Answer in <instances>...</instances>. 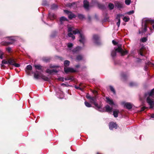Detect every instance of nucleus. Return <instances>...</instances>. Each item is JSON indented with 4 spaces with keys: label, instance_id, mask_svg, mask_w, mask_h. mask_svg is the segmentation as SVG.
<instances>
[{
    "label": "nucleus",
    "instance_id": "nucleus-62",
    "mask_svg": "<svg viewBox=\"0 0 154 154\" xmlns=\"http://www.w3.org/2000/svg\"><path fill=\"white\" fill-rule=\"evenodd\" d=\"M80 66V65L79 64L76 65L75 66V67L77 68H78Z\"/></svg>",
    "mask_w": 154,
    "mask_h": 154
},
{
    "label": "nucleus",
    "instance_id": "nucleus-10",
    "mask_svg": "<svg viewBox=\"0 0 154 154\" xmlns=\"http://www.w3.org/2000/svg\"><path fill=\"white\" fill-rule=\"evenodd\" d=\"M64 71L66 73H68L69 72H75L76 71V70L72 68H68L64 67Z\"/></svg>",
    "mask_w": 154,
    "mask_h": 154
},
{
    "label": "nucleus",
    "instance_id": "nucleus-52",
    "mask_svg": "<svg viewBox=\"0 0 154 154\" xmlns=\"http://www.w3.org/2000/svg\"><path fill=\"white\" fill-rule=\"evenodd\" d=\"M42 4L43 5H46L47 4V2L46 1H43Z\"/></svg>",
    "mask_w": 154,
    "mask_h": 154
},
{
    "label": "nucleus",
    "instance_id": "nucleus-32",
    "mask_svg": "<svg viewBox=\"0 0 154 154\" xmlns=\"http://www.w3.org/2000/svg\"><path fill=\"white\" fill-rule=\"evenodd\" d=\"M75 4L76 3L75 2H74V3H69V4H67L66 6H67L68 7H70V8H71L73 6H74V7L75 8V6H74L75 5Z\"/></svg>",
    "mask_w": 154,
    "mask_h": 154
},
{
    "label": "nucleus",
    "instance_id": "nucleus-7",
    "mask_svg": "<svg viewBox=\"0 0 154 154\" xmlns=\"http://www.w3.org/2000/svg\"><path fill=\"white\" fill-rule=\"evenodd\" d=\"M99 37L97 35H94L93 36V38L94 43L97 45H99L100 44V42L99 41Z\"/></svg>",
    "mask_w": 154,
    "mask_h": 154
},
{
    "label": "nucleus",
    "instance_id": "nucleus-20",
    "mask_svg": "<svg viewBox=\"0 0 154 154\" xmlns=\"http://www.w3.org/2000/svg\"><path fill=\"white\" fill-rule=\"evenodd\" d=\"M9 39L11 40V42H8V44H12L15 41V37L14 36H11L8 37Z\"/></svg>",
    "mask_w": 154,
    "mask_h": 154
},
{
    "label": "nucleus",
    "instance_id": "nucleus-34",
    "mask_svg": "<svg viewBox=\"0 0 154 154\" xmlns=\"http://www.w3.org/2000/svg\"><path fill=\"white\" fill-rule=\"evenodd\" d=\"M70 62L69 61L66 60L64 61V65L65 67H66L67 66H68L69 65Z\"/></svg>",
    "mask_w": 154,
    "mask_h": 154
},
{
    "label": "nucleus",
    "instance_id": "nucleus-6",
    "mask_svg": "<svg viewBox=\"0 0 154 154\" xmlns=\"http://www.w3.org/2000/svg\"><path fill=\"white\" fill-rule=\"evenodd\" d=\"M146 102L149 106V108L153 109L154 107V101L150 98L149 97H147Z\"/></svg>",
    "mask_w": 154,
    "mask_h": 154
},
{
    "label": "nucleus",
    "instance_id": "nucleus-14",
    "mask_svg": "<svg viewBox=\"0 0 154 154\" xmlns=\"http://www.w3.org/2000/svg\"><path fill=\"white\" fill-rule=\"evenodd\" d=\"M84 7L86 10H88L89 9V2L86 0L84 1Z\"/></svg>",
    "mask_w": 154,
    "mask_h": 154
},
{
    "label": "nucleus",
    "instance_id": "nucleus-44",
    "mask_svg": "<svg viewBox=\"0 0 154 154\" xmlns=\"http://www.w3.org/2000/svg\"><path fill=\"white\" fill-rule=\"evenodd\" d=\"M125 4L127 5H129L131 3V0H125Z\"/></svg>",
    "mask_w": 154,
    "mask_h": 154
},
{
    "label": "nucleus",
    "instance_id": "nucleus-19",
    "mask_svg": "<svg viewBox=\"0 0 154 154\" xmlns=\"http://www.w3.org/2000/svg\"><path fill=\"white\" fill-rule=\"evenodd\" d=\"M56 17V15L55 14H51L50 13L49 14L48 18L50 20H53L55 19Z\"/></svg>",
    "mask_w": 154,
    "mask_h": 154
},
{
    "label": "nucleus",
    "instance_id": "nucleus-5",
    "mask_svg": "<svg viewBox=\"0 0 154 154\" xmlns=\"http://www.w3.org/2000/svg\"><path fill=\"white\" fill-rule=\"evenodd\" d=\"M149 24L152 25V28L154 29V20L150 18H145V32L148 30L147 26Z\"/></svg>",
    "mask_w": 154,
    "mask_h": 154
},
{
    "label": "nucleus",
    "instance_id": "nucleus-24",
    "mask_svg": "<svg viewBox=\"0 0 154 154\" xmlns=\"http://www.w3.org/2000/svg\"><path fill=\"white\" fill-rule=\"evenodd\" d=\"M81 49V48L79 46H78L75 48H74L72 50V52L73 53H77Z\"/></svg>",
    "mask_w": 154,
    "mask_h": 154
},
{
    "label": "nucleus",
    "instance_id": "nucleus-58",
    "mask_svg": "<svg viewBox=\"0 0 154 154\" xmlns=\"http://www.w3.org/2000/svg\"><path fill=\"white\" fill-rule=\"evenodd\" d=\"M75 88H76V89H79L80 90H81V88H80L79 86H75Z\"/></svg>",
    "mask_w": 154,
    "mask_h": 154
},
{
    "label": "nucleus",
    "instance_id": "nucleus-29",
    "mask_svg": "<svg viewBox=\"0 0 154 154\" xmlns=\"http://www.w3.org/2000/svg\"><path fill=\"white\" fill-rule=\"evenodd\" d=\"M144 32V27H143L142 28L139 29V34H141L142 35L143 34V33Z\"/></svg>",
    "mask_w": 154,
    "mask_h": 154
},
{
    "label": "nucleus",
    "instance_id": "nucleus-9",
    "mask_svg": "<svg viewBox=\"0 0 154 154\" xmlns=\"http://www.w3.org/2000/svg\"><path fill=\"white\" fill-rule=\"evenodd\" d=\"M32 69V67L31 65H27L26 69L25 71L28 75H31L30 71Z\"/></svg>",
    "mask_w": 154,
    "mask_h": 154
},
{
    "label": "nucleus",
    "instance_id": "nucleus-12",
    "mask_svg": "<svg viewBox=\"0 0 154 154\" xmlns=\"http://www.w3.org/2000/svg\"><path fill=\"white\" fill-rule=\"evenodd\" d=\"M40 73L38 71H36L34 73V78L36 79H40L42 75H40Z\"/></svg>",
    "mask_w": 154,
    "mask_h": 154
},
{
    "label": "nucleus",
    "instance_id": "nucleus-40",
    "mask_svg": "<svg viewBox=\"0 0 154 154\" xmlns=\"http://www.w3.org/2000/svg\"><path fill=\"white\" fill-rule=\"evenodd\" d=\"M41 78L43 79L45 81H48L49 80V79L48 78L45 76H44L43 75H42Z\"/></svg>",
    "mask_w": 154,
    "mask_h": 154
},
{
    "label": "nucleus",
    "instance_id": "nucleus-45",
    "mask_svg": "<svg viewBox=\"0 0 154 154\" xmlns=\"http://www.w3.org/2000/svg\"><path fill=\"white\" fill-rule=\"evenodd\" d=\"M109 88L111 91H112L114 94H115V91L113 87L111 86H110Z\"/></svg>",
    "mask_w": 154,
    "mask_h": 154
},
{
    "label": "nucleus",
    "instance_id": "nucleus-28",
    "mask_svg": "<svg viewBox=\"0 0 154 154\" xmlns=\"http://www.w3.org/2000/svg\"><path fill=\"white\" fill-rule=\"evenodd\" d=\"M58 6L57 5L53 4L51 5V9L52 10H55L58 8Z\"/></svg>",
    "mask_w": 154,
    "mask_h": 154
},
{
    "label": "nucleus",
    "instance_id": "nucleus-64",
    "mask_svg": "<svg viewBox=\"0 0 154 154\" xmlns=\"http://www.w3.org/2000/svg\"><path fill=\"white\" fill-rule=\"evenodd\" d=\"M149 30L151 31V33H152V29H151L150 28H149Z\"/></svg>",
    "mask_w": 154,
    "mask_h": 154
},
{
    "label": "nucleus",
    "instance_id": "nucleus-41",
    "mask_svg": "<svg viewBox=\"0 0 154 154\" xmlns=\"http://www.w3.org/2000/svg\"><path fill=\"white\" fill-rule=\"evenodd\" d=\"M123 19L124 21H125V22H127L129 20L130 18H129V17L125 16L123 17Z\"/></svg>",
    "mask_w": 154,
    "mask_h": 154
},
{
    "label": "nucleus",
    "instance_id": "nucleus-54",
    "mask_svg": "<svg viewBox=\"0 0 154 154\" xmlns=\"http://www.w3.org/2000/svg\"><path fill=\"white\" fill-rule=\"evenodd\" d=\"M140 100L142 102V103L143 104H144V100L143 98L142 99L140 97Z\"/></svg>",
    "mask_w": 154,
    "mask_h": 154
},
{
    "label": "nucleus",
    "instance_id": "nucleus-1",
    "mask_svg": "<svg viewBox=\"0 0 154 154\" xmlns=\"http://www.w3.org/2000/svg\"><path fill=\"white\" fill-rule=\"evenodd\" d=\"M121 45H118V48H114V50L111 52V55L113 58H114L116 56V52L120 53L122 56L128 53L127 51H124L121 47Z\"/></svg>",
    "mask_w": 154,
    "mask_h": 154
},
{
    "label": "nucleus",
    "instance_id": "nucleus-17",
    "mask_svg": "<svg viewBox=\"0 0 154 154\" xmlns=\"http://www.w3.org/2000/svg\"><path fill=\"white\" fill-rule=\"evenodd\" d=\"M106 98L107 103H108L111 105H113L114 104V103L113 100L112 99H110L109 97H106Z\"/></svg>",
    "mask_w": 154,
    "mask_h": 154
},
{
    "label": "nucleus",
    "instance_id": "nucleus-37",
    "mask_svg": "<svg viewBox=\"0 0 154 154\" xmlns=\"http://www.w3.org/2000/svg\"><path fill=\"white\" fill-rule=\"evenodd\" d=\"M83 57L82 55H79L76 57V59L78 61L81 60L83 59Z\"/></svg>",
    "mask_w": 154,
    "mask_h": 154
},
{
    "label": "nucleus",
    "instance_id": "nucleus-47",
    "mask_svg": "<svg viewBox=\"0 0 154 154\" xmlns=\"http://www.w3.org/2000/svg\"><path fill=\"white\" fill-rule=\"evenodd\" d=\"M79 18L80 19H82L84 18V16L82 14H79L78 15Z\"/></svg>",
    "mask_w": 154,
    "mask_h": 154
},
{
    "label": "nucleus",
    "instance_id": "nucleus-43",
    "mask_svg": "<svg viewBox=\"0 0 154 154\" xmlns=\"http://www.w3.org/2000/svg\"><path fill=\"white\" fill-rule=\"evenodd\" d=\"M127 76L126 74L125 73H122L121 74V77L122 79H125Z\"/></svg>",
    "mask_w": 154,
    "mask_h": 154
},
{
    "label": "nucleus",
    "instance_id": "nucleus-61",
    "mask_svg": "<svg viewBox=\"0 0 154 154\" xmlns=\"http://www.w3.org/2000/svg\"><path fill=\"white\" fill-rule=\"evenodd\" d=\"M57 67L56 66H50V67L52 68H54L55 67Z\"/></svg>",
    "mask_w": 154,
    "mask_h": 154
},
{
    "label": "nucleus",
    "instance_id": "nucleus-11",
    "mask_svg": "<svg viewBox=\"0 0 154 154\" xmlns=\"http://www.w3.org/2000/svg\"><path fill=\"white\" fill-rule=\"evenodd\" d=\"M109 128L110 130H112L113 128L116 129L117 128V125L116 123L111 122H110L109 125Z\"/></svg>",
    "mask_w": 154,
    "mask_h": 154
},
{
    "label": "nucleus",
    "instance_id": "nucleus-30",
    "mask_svg": "<svg viewBox=\"0 0 154 154\" xmlns=\"http://www.w3.org/2000/svg\"><path fill=\"white\" fill-rule=\"evenodd\" d=\"M154 94V88L152 89L150 92L148 93L149 96L152 97Z\"/></svg>",
    "mask_w": 154,
    "mask_h": 154
},
{
    "label": "nucleus",
    "instance_id": "nucleus-63",
    "mask_svg": "<svg viewBox=\"0 0 154 154\" xmlns=\"http://www.w3.org/2000/svg\"><path fill=\"white\" fill-rule=\"evenodd\" d=\"M151 117L152 118H154V114L151 115Z\"/></svg>",
    "mask_w": 154,
    "mask_h": 154
},
{
    "label": "nucleus",
    "instance_id": "nucleus-56",
    "mask_svg": "<svg viewBox=\"0 0 154 154\" xmlns=\"http://www.w3.org/2000/svg\"><path fill=\"white\" fill-rule=\"evenodd\" d=\"M146 34V35H147V36L146 37H145V42H146V41L147 40V38L148 37V35H150V33H149V34Z\"/></svg>",
    "mask_w": 154,
    "mask_h": 154
},
{
    "label": "nucleus",
    "instance_id": "nucleus-13",
    "mask_svg": "<svg viewBox=\"0 0 154 154\" xmlns=\"http://www.w3.org/2000/svg\"><path fill=\"white\" fill-rule=\"evenodd\" d=\"M57 97L60 99H63V98L64 95L63 92L61 90H60L59 92H57Z\"/></svg>",
    "mask_w": 154,
    "mask_h": 154
},
{
    "label": "nucleus",
    "instance_id": "nucleus-26",
    "mask_svg": "<svg viewBox=\"0 0 154 154\" xmlns=\"http://www.w3.org/2000/svg\"><path fill=\"white\" fill-rule=\"evenodd\" d=\"M9 65H13L14 64L16 61L14 59H10L8 60Z\"/></svg>",
    "mask_w": 154,
    "mask_h": 154
},
{
    "label": "nucleus",
    "instance_id": "nucleus-51",
    "mask_svg": "<svg viewBox=\"0 0 154 154\" xmlns=\"http://www.w3.org/2000/svg\"><path fill=\"white\" fill-rule=\"evenodd\" d=\"M13 66H14L16 67H19L20 66V65L19 64H17V63H15L14 64Z\"/></svg>",
    "mask_w": 154,
    "mask_h": 154
},
{
    "label": "nucleus",
    "instance_id": "nucleus-46",
    "mask_svg": "<svg viewBox=\"0 0 154 154\" xmlns=\"http://www.w3.org/2000/svg\"><path fill=\"white\" fill-rule=\"evenodd\" d=\"M145 57H146V54H148L149 53V51L148 50V49L147 47H145Z\"/></svg>",
    "mask_w": 154,
    "mask_h": 154
},
{
    "label": "nucleus",
    "instance_id": "nucleus-22",
    "mask_svg": "<svg viewBox=\"0 0 154 154\" xmlns=\"http://www.w3.org/2000/svg\"><path fill=\"white\" fill-rule=\"evenodd\" d=\"M115 6L118 8H119V9L122 8L123 7V5L119 2H116L115 4Z\"/></svg>",
    "mask_w": 154,
    "mask_h": 154
},
{
    "label": "nucleus",
    "instance_id": "nucleus-21",
    "mask_svg": "<svg viewBox=\"0 0 154 154\" xmlns=\"http://www.w3.org/2000/svg\"><path fill=\"white\" fill-rule=\"evenodd\" d=\"M105 108L106 109V111L108 112H111L112 109V108L110 107V106L108 105L105 106Z\"/></svg>",
    "mask_w": 154,
    "mask_h": 154
},
{
    "label": "nucleus",
    "instance_id": "nucleus-60",
    "mask_svg": "<svg viewBox=\"0 0 154 154\" xmlns=\"http://www.w3.org/2000/svg\"><path fill=\"white\" fill-rule=\"evenodd\" d=\"M43 60H44V61L46 62H47L48 61V59H47V60H46L45 59H43Z\"/></svg>",
    "mask_w": 154,
    "mask_h": 154
},
{
    "label": "nucleus",
    "instance_id": "nucleus-4",
    "mask_svg": "<svg viewBox=\"0 0 154 154\" xmlns=\"http://www.w3.org/2000/svg\"><path fill=\"white\" fill-rule=\"evenodd\" d=\"M144 37L142 38L140 40V46L138 50L139 54L141 56L144 55Z\"/></svg>",
    "mask_w": 154,
    "mask_h": 154
},
{
    "label": "nucleus",
    "instance_id": "nucleus-38",
    "mask_svg": "<svg viewBox=\"0 0 154 154\" xmlns=\"http://www.w3.org/2000/svg\"><path fill=\"white\" fill-rule=\"evenodd\" d=\"M34 66L37 69L41 70L42 69V66L39 65H35Z\"/></svg>",
    "mask_w": 154,
    "mask_h": 154
},
{
    "label": "nucleus",
    "instance_id": "nucleus-59",
    "mask_svg": "<svg viewBox=\"0 0 154 154\" xmlns=\"http://www.w3.org/2000/svg\"><path fill=\"white\" fill-rule=\"evenodd\" d=\"M7 50L8 51V52H10L11 50V48H7Z\"/></svg>",
    "mask_w": 154,
    "mask_h": 154
},
{
    "label": "nucleus",
    "instance_id": "nucleus-36",
    "mask_svg": "<svg viewBox=\"0 0 154 154\" xmlns=\"http://www.w3.org/2000/svg\"><path fill=\"white\" fill-rule=\"evenodd\" d=\"M68 35L69 37H71L73 40H74L75 38V36L73 35L71 32H69L68 34Z\"/></svg>",
    "mask_w": 154,
    "mask_h": 154
},
{
    "label": "nucleus",
    "instance_id": "nucleus-35",
    "mask_svg": "<svg viewBox=\"0 0 154 154\" xmlns=\"http://www.w3.org/2000/svg\"><path fill=\"white\" fill-rule=\"evenodd\" d=\"M108 7L110 10H112L114 8V5L113 4L110 3L109 4Z\"/></svg>",
    "mask_w": 154,
    "mask_h": 154
},
{
    "label": "nucleus",
    "instance_id": "nucleus-55",
    "mask_svg": "<svg viewBox=\"0 0 154 154\" xmlns=\"http://www.w3.org/2000/svg\"><path fill=\"white\" fill-rule=\"evenodd\" d=\"M86 97L88 99H89L90 100H91V98L92 97L91 96L88 95H87L86 96Z\"/></svg>",
    "mask_w": 154,
    "mask_h": 154
},
{
    "label": "nucleus",
    "instance_id": "nucleus-50",
    "mask_svg": "<svg viewBox=\"0 0 154 154\" xmlns=\"http://www.w3.org/2000/svg\"><path fill=\"white\" fill-rule=\"evenodd\" d=\"M73 46V44L72 43H69L68 44L67 46L68 48H70Z\"/></svg>",
    "mask_w": 154,
    "mask_h": 154
},
{
    "label": "nucleus",
    "instance_id": "nucleus-16",
    "mask_svg": "<svg viewBox=\"0 0 154 154\" xmlns=\"http://www.w3.org/2000/svg\"><path fill=\"white\" fill-rule=\"evenodd\" d=\"M58 72V71L56 69H53L51 70L49 69H47L46 70V72L49 74H52L54 73H56Z\"/></svg>",
    "mask_w": 154,
    "mask_h": 154
},
{
    "label": "nucleus",
    "instance_id": "nucleus-2",
    "mask_svg": "<svg viewBox=\"0 0 154 154\" xmlns=\"http://www.w3.org/2000/svg\"><path fill=\"white\" fill-rule=\"evenodd\" d=\"M91 102L94 104L95 106V108L97 110L101 112H103L104 111V109L102 108V105L101 103H100L99 104H97L96 101V97H92L90 100Z\"/></svg>",
    "mask_w": 154,
    "mask_h": 154
},
{
    "label": "nucleus",
    "instance_id": "nucleus-18",
    "mask_svg": "<svg viewBox=\"0 0 154 154\" xmlns=\"http://www.w3.org/2000/svg\"><path fill=\"white\" fill-rule=\"evenodd\" d=\"M6 64L9 65L8 60L7 61L5 60H3L2 62V63L1 64V67L5 68V66L4 65Z\"/></svg>",
    "mask_w": 154,
    "mask_h": 154
},
{
    "label": "nucleus",
    "instance_id": "nucleus-33",
    "mask_svg": "<svg viewBox=\"0 0 154 154\" xmlns=\"http://www.w3.org/2000/svg\"><path fill=\"white\" fill-rule=\"evenodd\" d=\"M98 6L100 9H103L105 8V6L104 5L102 4H98Z\"/></svg>",
    "mask_w": 154,
    "mask_h": 154
},
{
    "label": "nucleus",
    "instance_id": "nucleus-31",
    "mask_svg": "<svg viewBox=\"0 0 154 154\" xmlns=\"http://www.w3.org/2000/svg\"><path fill=\"white\" fill-rule=\"evenodd\" d=\"M119 111L118 110H115L113 112V115L116 118L118 117V113Z\"/></svg>",
    "mask_w": 154,
    "mask_h": 154
},
{
    "label": "nucleus",
    "instance_id": "nucleus-25",
    "mask_svg": "<svg viewBox=\"0 0 154 154\" xmlns=\"http://www.w3.org/2000/svg\"><path fill=\"white\" fill-rule=\"evenodd\" d=\"M65 21H68V19L66 18L63 16L62 17L60 18V21L61 24H62Z\"/></svg>",
    "mask_w": 154,
    "mask_h": 154
},
{
    "label": "nucleus",
    "instance_id": "nucleus-8",
    "mask_svg": "<svg viewBox=\"0 0 154 154\" xmlns=\"http://www.w3.org/2000/svg\"><path fill=\"white\" fill-rule=\"evenodd\" d=\"M64 11L65 13L68 14V18L69 19H71L75 17H76L75 15V14H74L73 13H72L70 12L68 10H64Z\"/></svg>",
    "mask_w": 154,
    "mask_h": 154
},
{
    "label": "nucleus",
    "instance_id": "nucleus-27",
    "mask_svg": "<svg viewBox=\"0 0 154 154\" xmlns=\"http://www.w3.org/2000/svg\"><path fill=\"white\" fill-rule=\"evenodd\" d=\"M146 60L147 61V62L146 63L145 62V64L146 65V67H147V66H154V64L152 63L151 62H150L149 61V60ZM146 69V66H145V70Z\"/></svg>",
    "mask_w": 154,
    "mask_h": 154
},
{
    "label": "nucleus",
    "instance_id": "nucleus-57",
    "mask_svg": "<svg viewBox=\"0 0 154 154\" xmlns=\"http://www.w3.org/2000/svg\"><path fill=\"white\" fill-rule=\"evenodd\" d=\"M112 43L114 45H116L117 44V42L115 40H113L112 41Z\"/></svg>",
    "mask_w": 154,
    "mask_h": 154
},
{
    "label": "nucleus",
    "instance_id": "nucleus-15",
    "mask_svg": "<svg viewBox=\"0 0 154 154\" xmlns=\"http://www.w3.org/2000/svg\"><path fill=\"white\" fill-rule=\"evenodd\" d=\"M124 105L125 107L129 109H131L132 107V104L129 103H124Z\"/></svg>",
    "mask_w": 154,
    "mask_h": 154
},
{
    "label": "nucleus",
    "instance_id": "nucleus-48",
    "mask_svg": "<svg viewBox=\"0 0 154 154\" xmlns=\"http://www.w3.org/2000/svg\"><path fill=\"white\" fill-rule=\"evenodd\" d=\"M3 52L0 50V59H2L3 58Z\"/></svg>",
    "mask_w": 154,
    "mask_h": 154
},
{
    "label": "nucleus",
    "instance_id": "nucleus-3",
    "mask_svg": "<svg viewBox=\"0 0 154 154\" xmlns=\"http://www.w3.org/2000/svg\"><path fill=\"white\" fill-rule=\"evenodd\" d=\"M73 33L75 35L79 34V38H80L79 39V42L83 44H84L85 41V39L84 34L82 31L80 32L78 29H76L75 30L73 31Z\"/></svg>",
    "mask_w": 154,
    "mask_h": 154
},
{
    "label": "nucleus",
    "instance_id": "nucleus-49",
    "mask_svg": "<svg viewBox=\"0 0 154 154\" xmlns=\"http://www.w3.org/2000/svg\"><path fill=\"white\" fill-rule=\"evenodd\" d=\"M134 12V11L133 10H132L130 11H129L126 13V14H128V15H131L133 14Z\"/></svg>",
    "mask_w": 154,
    "mask_h": 154
},
{
    "label": "nucleus",
    "instance_id": "nucleus-39",
    "mask_svg": "<svg viewBox=\"0 0 154 154\" xmlns=\"http://www.w3.org/2000/svg\"><path fill=\"white\" fill-rule=\"evenodd\" d=\"M137 85V83L134 82H131L129 83V85L131 87H134L136 86Z\"/></svg>",
    "mask_w": 154,
    "mask_h": 154
},
{
    "label": "nucleus",
    "instance_id": "nucleus-23",
    "mask_svg": "<svg viewBox=\"0 0 154 154\" xmlns=\"http://www.w3.org/2000/svg\"><path fill=\"white\" fill-rule=\"evenodd\" d=\"M122 16V14H117V16L116 17V18L118 20V21L117 23L116 24L118 27H119L120 24V16Z\"/></svg>",
    "mask_w": 154,
    "mask_h": 154
},
{
    "label": "nucleus",
    "instance_id": "nucleus-42",
    "mask_svg": "<svg viewBox=\"0 0 154 154\" xmlns=\"http://www.w3.org/2000/svg\"><path fill=\"white\" fill-rule=\"evenodd\" d=\"M85 105L87 107H91V105L88 102L85 101Z\"/></svg>",
    "mask_w": 154,
    "mask_h": 154
},
{
    "label": "nucleus",
    "instance_id": "nucleus-53",
    "mask_svg": "<svg viewBox=\"0 0 154 154\" xmlns=\"http://www.w3.org/2000/svg\"><path fill=\"white\" fill-rule=\"evenodd\" d=\"M72 30V27H69L68 28V31L70 32Z\"/></svg>",
    "mask_w": 154,
    "mask_h": 154
}]
</instances>
